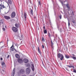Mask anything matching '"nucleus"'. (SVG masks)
<instances>
[{
	"label": "nucleus",
	"mask_w": 76,
	"mask_h": 76,
	"mask_svg": "<svg viewBox=\"0 0 76 76\" xmlns=\"http://www.w3.org/2000/svg\"><path fill=\"white\" fill-rule=\"evenodd\" d=\"M61 15H60V16H59V18L60 19H61Z\"/></svg>",
	"instance_id": "obj_38"
},
{
	"label": "nucleus",
	"mask_w": 76,
	"mask_h": 76,
	"mask_svg": "<svg viewBox=\"0 0 76 76\" xmlns=\"http://www.w3.org/2000/svg\"><path fill=\"white\" fill-rule=\"evenodd\" d=\"M48 37H50V38H51V36L50 35V34L49 33L48 34Z\"/></svg>",
	"instance_id": "obj_36"
},
{
	"label": "nucleus",
	"mask_w": 76,
	"mask_h": 76,
	"mask_svg": "<svg viewBox=\"0 0 76 76\" xmlns=\"http://www.w3.org/2000/svg\"><path fill=\"white\" fill-rule=\"evenodd\" d=\"M64 5H66V4H64Z\"/></svg>",
	"instance_id": "obj_51"
},
{
	"label": "nucleus",
	"mask_w": 76,
	"mask_h": 76,
	"mask_svg": "<svg viewBox=\"0 0 76 76\" xmlns=\"http://www.w3.org/2000/svg\"><path fill=\"white\" fill-rule=\"evenodd\" d=\"M15 26L16 28H19V25L17 23H16L15 24Z\"/></svg>",
	"instance_id": "obj_21"
},
{
	"label": "nucleus",
	"mask_w": 76,
	"mask_h": 76,
	"mask_svg": "<svg viewBox=\"0 0 76 76\" xmlns=\"http://www.w3.org/2000/svg\"><path fill=\"white\" fill-rule=\"evenodd\" d=\"M67 66L69 67V68H73V69H75V67L74 66H69V65H67Z\"/></svg>",
	"instance_id": "obj_19"
},
{
	"label": "nucleus",
	"mask_w": 76,
	"mask_h": 76,
	"mask_svg": "<svg viewBox=\"0 0 76 76\" xmlns=\"http://www.w3.org/2000/svg\"><path fill=\"white\" fill-rule=\"evenodd\" d=\"M24 16L25 18V20H26V16H27V15L26 14V12H25V13H24Z\"/></svg>",
	"instance_id": "obj_20"
},
{
	"label": "nucleus",
	"mask_w": 76,
	"mask_h": 76,
	"mask_svg": "<svg viewBox=\"0 0 76 76\" xmlns=\"http://www.w3.org/2000/svg\"><path fill=\"white\" fill-rule=\"evenodd\" d=\"M1 66L3 68L4 67V68H5L6 67V64H5V63L4 62H3L2 63Z\"/></svg>",
	"instance_id": "obj_8"
},
{
	"label": "nucleus",
	"mask_w": 76,
	"mask_h": 76,
	"mask_svg": "<svg viewBox=\"0 0 76 76\" xmlns=\"http://www.w3.org/2000/svg\"><path fill=\"white\" fill-rule=\"evenodd\" d=\"M72 13H74V12H73V11H72Z\"/></svg>",
	"instance_id": "obj_50"
},
{
	"label": "nucleus",
	"mask_w": 76,
	"mask_h": 76,
	"mask_svg": "<svg viewBox=\"0 0 76 76\" xmlns=\"http://www.w3.org/2000/svg\"><path fill=\"white\" fill-rule=\"evenodd\" d=\"M0 6L1 7L0 8V10H1V9H2V8H4V5H1V4H0Z\"/></svg>",
	"instance_id": "obj_18"
},
{
	"label": "nucleus",
	"mask_w": 76,
	"mask_h": 76,
	"mask_svg": "<svg viewBox=\"0 0 76 76\" xmlns=\"http://www.w3.org/2000/svg\"><path fill=\"white\" fill-rule=\"evenodd\" d=\"M72 56H74V57H75V56H76L74 54H72Z\"/></svg>",
	"instance_id": "obj_46"
},
{
	"label": "nucleus",
	"mask_w": 76,
	"mask_h": 76,
	"mask_svg": "<svg viewBox=\"0 0 76 76\" xmlns=\"http://www.w3.org/2000/svg\"><path fill=\"white\" fill-rule=\"evenodd\" d=\"M1 60H3V58H1Z\"/></svg>",
	"instance_id": "obj_47"
},
{
	"label": "nucleus",
	"mask_w": 76,
	"mask_h": 76,
	"mask_svg": "<svg viewBox=\"0 0 76 76\" xmlns=\"http://www.w3.org/2000/svg\"><path fill=\"white\" fill-rule=\"evenodd\" d=\"M1 73H2V74H3V73H4V70L3 69H2L1 70Z\"/></svg>",
	"instance_id": "obj_28"
},
{
	"label": "nucleus",
	"mask_w": 76,
	"mask_h": 76,
	"mask_svg": "<svg viewBox=\"0 0 76 76\" xmlns=\"http://www.w3.org/2000/svg\"><path fill=\"white\" fill-rule=\"evenodd\" d=\"M25 72V71L24 69H22L20 70V74H23Z\"/></svg>",
	"instance_id": "obj_6"
},
{
	"label": "nucleus",
	"mask_w": 76,
	"mask_h": 76,
	"mask_svg": "<svg viewBox=\"0 0 76 76\" xmlns=\"http://www.w3.org/2000/svg\"><path fill=\"white\" fill-rule=\"evenodd\" d=\"M7 41H8V40H7Z\"/></svg>",
	"instance_id": "obj_52"
},
{
	"label": "nucleus",
	"mask_w": 76,
	"mask_h": 76,
	"mask_svg": "<svg viewBox=\"0 0 76 76\" xmlns=\"http://www.w3.org/2000/svg\"><path fill=\"white\" fill-rule=\"evenodd\" d=\"M38 5H39V6L41 5V2H40V1H39V0H38Z\"/></svg>",
	"instance_id": "obj_25"
},
{
	"label": "nucleus",
	"mask_w": 76,
	"mask_h": 76,
	"mask_svg": "<svg viewBox=\"0 0 76 76\" xmlns=\"http://www.w3.org/2000/svg\"><path fill=\"white\" fill-rule=\"evenodd\" d=\"M1 23H3V20H0Z\"/></svg>",
	"instance_id": "obj_29"
},
{
	"label": "nucleus",
	"mask_w": 76,
	"mask_h": 76,
	"mask_svg": "<svg viewBox=\"0 0 76 76\" xmlns=\"http://www.w3.org/2000/svg\"><path fill=\"white\" fill-rule=\"evenodd\" d=\"M12 30L13 32H16L18 31L17 28L14 27H12Z\"/></svg>",
	"instance_id": "obj_3"
},
{
	"label": "nucleus",
	"mask_w": 76,
	"mask_h": 76,
	"mask_svg": "<svg viewBox=\"0 0 76 76\" xmlns=\"http://www.w3.org/2000/svg\"><path fill=\"white\" fill-rule=\"evenodd\" d=\"M45 26L43 27V29H44V30H45Z\"/></svg>",
	"instance_id": "obj_44"
},
{
	"label": "nucleus",
	"mask_w": 76,
	"mask_h": 76,
	"mask_svg": "<svg viewBox=\"0 0 76 76\" xmlns=\"http://www.w3.org/2000/svg\"><path fill=\"white\" fill-rule=\"evenodd\" d=\"M15 46H16L17 48H18V45L17 44H15Z\"/></svg>",
	"instance_id": "obj_35"
},
{
	"label": "nucleus",
	"mask_w": 76,
	"mask_h": 76,
	"mask_svg": "<svg viewBox=\"0 0 76 76\" xmlns=\"http://www.w3.org/2000/svg\"><path fill=\"white\" fill-rule=\"evenodd\" d=\"M61 3L62 4V5L63 6H64V4H63V2L60 1Z\"/></svg>",
	"instance_id": "obj_31"
},
{
	"label": "nucleus",
	"mask_w": 76,
	"mask_h": 76,
	"mask_svg": "<svg viewBox=\"0 0 76 76\" xmlns=\"http://www.w3.org/2000/svg\"><path fill=\"white\" fill-rule=\"evenodd\" d=\"M17 37L16 38H19L20 40H22L23 38V35L22 34L19 35V33H17V35H16Z\"/></svg>",
	"instance_id": "obj_1"
},
{
	"label": "nucleus",
	"mask_w": 76,
	"mask_h": 76,
	"mask_svg": "<svg viewBox=\"0 0 76 76\" xmlns=\"http://www.w3.org/2000/svg\"><path fill=\"white\" fill-rule=\"evenodd\" d=\"M8 3L9 4H11L12 2L11 0H8Z\"/></svg>",
	"instance_id": "obj_17"
},
{
	"label": "nucleus",
	"mask_w": 76,
	"mask_h": 76,
	"mask_svg": "<svg viewBox=\"0 0 76 76\" xmlns=\"http://www.w3.org/2000/svg\"><path fill=\"white\" fill-rule=\"evenodd\" d=\"M31 68L32 69V70L33 71H34L35 69L34 68V64L33 63H32L31 64Z\"/></svg>",
	"instance_id": "obj_12"
},
{
	"label": "nucleus",
	"mask_w": 76,
	"mask_h": 76,
	"mask_svg": "<svg viewBox=\"0 0 76 76\" xmlns=\"http://www.w3.org/2000/svg\"><path fill=\"white\" fill-rule=\"evenodd\" d=\"M26 72L27 74H29L31 72V69L30 68H27L26 69Z\"/></svg>",
	"instance_id": "obj_2"
},
{
	"label": "nucleus",
	"mask_w": 76,
	"mask_h": 76,
	"mask_svg": "<svg viewBox=\"0 0 76 76\" xmlns=\"http://www.w3.org/2000/svg\"><path fill=\"white\" fill-rule=\"evenodd\" d=\"M27 66L28 67H30L31 66V65H30V64H27Z\"/></svg>",
	"instance_id": "obj_34"
},
{
	"label": "nucleus",
	"mask_w": 76,
	"mask_h": 76,
	"mask_svg": "<svg viewBox=\"0 0 76 76\" xmlns=\"http://www.w3.org/2000/svg\"><path fill=\"white\" fill-rule=\"evenodd\" d=\"M68 26H70V22H69V20H68Z\"/></svg>",
	"instance_id": "obj_32"
},
{
	"label": "nucleus",
	"mask_w": 76,
	"mask_h": 76,
	"mask_svg": "<svg viewBox=\"0 0 76 76\" xmlns=\"http://www.w3.org/2000/svg\"><path fill=\"white\" fill-rule=\"evenodd\" d=\"M30 13H31V15H33V10H32V9H31L30 10Z\"/></svg>",
	"instance_id": "obj_24"
},
{
	"label": "nucleus",
	"mask_w": 76,
	"mask_h": 76,
	"mask_svg": "<svg viewBox=\"0 0 76 76\" xmlns=\"http://www.w3.org/2000/svg\"><path fill=\"white\" fill-rule=\"evenodd\" d=\"M66 7H67L68 10V11H70V5H69V4H67V3L66 4Z\"/></svg>",
	"instance_id": "obj_11"
},
{
	"label": "nucleus",
	"mask_w": 76,
	"mask_h": 76,
	"mask_svg": "<svg viewBox=\"0 0 76 76\" xmlns=\"http://www.w3.org/2000/svg\"><path fill=\"white\" fill-rule=\"evenodd\" d=\"M13 44L12 45V46L10 47V50L12 51H14V48H13Z\"/></svg>",
	"instance_id": "obj_16"
},
{
	"label": "nucleus",
	"mask_w": 76,
	"mask_h": 76,
	"mask_svg": "<svg viewBox=\"0 0 76 76\" xmlns=\"http://www.w3.org/2000/svg\"><path fill=\"white\" fill-rule=\"evenodd\" d=\"M73 72H74V73H76V70H75V69H74Z\"/></svg>",
	"instance_id": "obj_39"
},
{
	"label": "nucleus",
	"mask_w": 76,
	"mask_h": 76,
	"mask_svg": "<svg viewBox=\"0 0 76 76\" xmlns=\"http://www.w3.org/2000/svg\"><path fill=\"white\" fill-rule=\"evenodd\" d=\"M72 22H73V23H75V21L73 20L72 21Z\"/></svg>",
	"instance_id": "obj_43"
},
{
	"label": "nucleus",
	"mask_w": 76,
	"mask_h": 76,
	"mask_svg": "<svg viewBox=\"0 0 76 76\" xmlns=\"http://www.w3.org/2000/svg\"><path fill=\"white\" fill-rule=\"evenodd\" d=\"M2 29H3V31H5V28H3Z\"/></svg>",
	"instance_id": "obj_40"
},
{
	"label": "nucleus",
	"mask_w": 76,
	"mask_h": 76,
	"mask_svg": "<svg viewBox=\"0 0 76 76\" xmlns=\"http://www.w3.org/2000/svg\"><path fill=\"white\" fill-rule=\"evenodd\" d=\"M65 57L66 58H69V56H67V55H65Z\"/></svg>",
	"instance_id": "obj_23"
},
{
	"label": "nucleus",
	"mask_w": 76,
	"mask_h": 76,
	"mask_svg": "<svg viewBox=\"0 0 76 76\" xmlns=\"http://www.w3.org/2000/svg\"><path fill=\"white\" fill-rule=\"evenodd\" d=\"M14 50L15 51H16V52H18V51H17V50H16L15 48H14Z\"/></svg>",
	"instance_id": "obj_42"
},
{
	"label": "nucleus",
	"mask_w": 76,
	"mask_h": 76,
	"mask_svg": "<svg viewBox=\"0 0 76 76\" xmlns=\"http://www.w3.org/2000/svg\"><path fill=\"white\" fill-rule=\"evenodd\" d=\"M15 73V68H14L12 72V76H14Z\"/></svg>",
	"instance_id": "obj_10"
},
{
	"label": "nucleus",
	"mask_w": 76,
	"mask_h": 76,
	"mask_svg": "<svg viewBox=\"0 0 76 76\" xmlns=\"http://www.w3.org/2000/svg\"><path fill=\"white\" fill-rule=\"evenodd\" d=\"M18 61L19 63H20V64H22V63H23V60L22 59L20 58H18Z\"/></svg>",
	"instance_id": "obj_5"
},
{
	"label": "nucleus",
	"mask_w": 76,
	"mask_h": 76,
	"mask_svg": "<svg viewBox=\"0 0 76 76\" xmlns=\"http://www.w3.org/2000/svg\"><path fill=\"white\" fill-rule=\"evenodd\" d=\"M23 61L25 63H28L29 62V60L26 58H25L23 60Z\"/></svg>",
	"instance_id": "obj_7"
},
{
	"label": "nucleus",
	"mask_w": 76,
	"mask_h": 76,
	"mask_svg": "<svg viewBox=\"0 0 76 76\" xmlns=\"http://www.w3.org/2000/svg\"><path fill=\"white\" fill-rule=\"evenodd\" d=\"M42 47L43 48H44V45H42Z\"/></svg>",
	"instance_id": "obj_41"
},
{
	"label": "nucleus",
	"mask_w": 76,
	"mask_h": 76,
	"mask_svg": "<svg viewBox=\"0 0 76 76\" xmlns=\"http://www.w3.org/2000/svg\"><path fill=\"white\" fill-rule=\"evenodd\" d=\"M15 57L17 58H19V55L18 54H15Z\"/></svg>",
	"instance_id": "obj_22"
},
{
	"label": "nucleus",
	"mask_w": 76,
	"mask_h": 76,
	"mask_svg": "<svg viewBox=\"0 0 76 76\" xmlns=\"http://www.w3.org/2000/svg\"><path fill=\"white\" fill-rule=\"evenodd\" d=\"M34 9L36 11V7H37V6H36V5H34Z\"/></svg>",
	"instance_id": "obj_37"
},
{
	"label": "nucleus",
	"mask_w": 76,
	"mask_h": 76,
	"mask_svg": "<svg viewBox=\"0 0 76 76\" xmlns=\"http://www.w3.org/2000/svg\"><path fill=\"white\" fill-rule=\"evenodd\" d=\"M59 58L60 59V60H61L62 61V60H63V59L64 58V56H63V55H62V56H61Z\"/></svg>",
	"instance_id": "obj_14"
},
{
	"label": "nucleus",
	"mask_w": 76,
	"mask_h": 76,
	"mask_svg": "<svg viewBox=\"0 0 76 76\" xmlns=\"http://www.w3.org/2000/svg\"><path fill=\"white\" fill-rule=\"evenodd\" d=\"M38 50L39 53V54H41V52H40V51L39 50V47H38Z\"/></svg>",
	"instance_id": "obj_26"
},
{
	"label": "nucleus",
	"mask_w": 76,
	"mask_h": 76,
	"mask_svg": "<svg viewBox=\"0 0 76 76\" xmlns=\"http://www.w3.org/2000/svg\"><path fill=\"white\" fill-rule=\"evenodd\" d=\"M4 18L6 19H10V18L9 16H4Z\"/></svg>",
	"instance_id": "obj_15"
},
{
	"label": "nucleus",
	"mask_w": 76,
	"mask_h": 76,
	"mask_svg": "<svg viewBox=\"0 0 76 76\" xmlns=\"http://www.w3.org/2000/svg\"><path fill=\"white\" fill-rule=\"evenodd\" d=\"M66 1H65L64 2V3H65V2H66Z\"/></svg>",
	"instance_id": "obj_49"
},
{
	"label": "nucleus",
	"mask_w": 76,
	"mask_h": 76,
	"mask_svg": "<svg viewBox=\"0 0 76 76\" xmlns=\"http://www.w3.org/2000/svg\"><path fill=\"white\" fill-rule=\"evenodd\" d=\"M44 33L45 34L47 33V31L46 30H44Z\"/></svg>",
	"instance_id": "obj_27"
},
{
	"label": "nucleus",
	"mask_w": 76,
	"mask_h": 76,
	"mask_svg": "<svg viewBox=\"0 0 76 76\" xmlns=\"http://www.w3.org/2000/svg\"><path fill=\"white\" fill-rule=\"evenodd\" d=\"M51 47L52 48V49H53V50L54 49V43H53V42L52 41H51Z\"/></svg>",
	"instance_id": "obj_13"
},
{
	"label": "nucleus",
	"mask_w": 76,
	"mask_h": 76,
	"mask_svg": "<svg viewBox=\"0 0 76 76\" xmlns=\"http://www.w3.org/2000/svg\"><path fill=\"white\" fill-rule=\"evenodd\" d=\"M42 42H44V41H45V40H44V37H43L42 38Z\"/></svg>",
	"instance_id": "obj_33"
},
{
	"label": "nucleus",
	"mask_w": 76,
	"mask_h": 76,
	"mask_svg": "<svg viewBox=\"0 0 76 76\" xmlns=\"http://www.w3.org/2000/svg\"><path fill=\"white\" fill-rule=\"evenodd\" d=\"M15 16H16V13H15V12H13L11 14V18H13L15 17Z\"/></svg>",
	"instance_id": "obj_4"
},
{
	"label": "nucleus",
	"mask_w": 76,
	"mask_h": 76,
	"mask_svg": "<svg viewBox=\"0 0 76 76\" xmlns=\"http://www.w3.org/2000/svg\"><path fill=\"white\" fill-rule=\"evenodd\" d=\"M63 54L59 53L57 54V57L58 58H59L62 56Z\"/></svg>",
	"instance_id": "obj_9"
},
{
	"label": "nucleus",
	"mask_w": 76,
	"mask_h": 76,
	"mask_svg": "<svg viewBox=\"0 0 76 76\" xmlns=\"http://www.w3.org/2000/svg\"><path fill=\"white\" fill-rule=\"evenodd\" d=\"M34 19H35V18H36L35 17H34Z\"/></svg>",
	"instance_id": "obj_48"
},
{
	"label": "nucleus",
	"mask_w": 76,
	"mask_h": 76,
	"mask_svg": "<svg viewBox=\"0 0 76 76\" xmlns=\"http://www.w3.org/2000/svg\"><path fill=\"white\" fill-rule=\"evenodd\" d=\"M72 58L74 59V60H76V57H75L74 56H73V57H72Z\"/></svg>",
	"instance_id": "obj_30"
},
{
	"label": "nucleus",
	"mask_w": 76,
	"mask_h": 76,
	"mask_svg": "<svg viewBox=\"0 0 76 76\" xmlns=\"http://www.w3.org/2000/svg\"><path fill=\"white\" fill-rule=\"evenodd\" d=\"M10 57V56L9 55L7 56V58H9V57Z\"/></svg>",
	"instance_id": "obj_45"
}]
</instances>
